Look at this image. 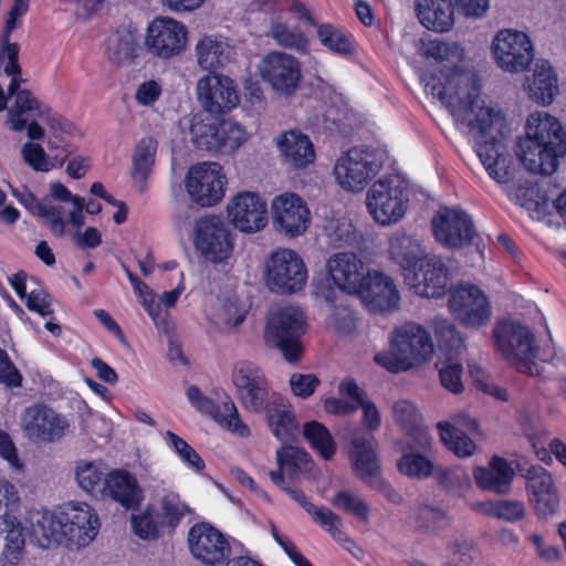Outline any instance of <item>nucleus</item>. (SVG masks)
<instances>
[{
    "mask_svg": "<svg viewBox=\"0 0 566 566\" xmlns=\"http://www.w3.org/2000/svg\"><path fill=\"white\" fill-rule=\"evenodd\" d=\"M556 356L553 339L543 313L536 307L533 310V359L543 363L552 361Z\"/></svg>",
    "mask_w": 566,
    "mask_h": 566,
    "instance_id": "c03bdc74",
    "label": "nucleus"
},
{
    "mask_svg": "<svg viewBox=\"0 0 566 566\" xmlns=\"http://www.w3.org/2000/svg\"><path fill=\"white\" fill-rule=\"evenodd\" d=\"M436 239L449 248H463L478 235L472 218L460 208H440L432 219Z\"/></svg>",
    "mask_w": 566,
    "mask_h": 566,
    "instance_id": "2eb2a0df",
    "label": "nucleus"
},
{
    "mask_svg": "<svg viewBox=\"0 0 566 566\" xmlns=\"http://www.w3.org/2000/svg\"><path fill=\"white\" fill-rule=\"evenodd\" d=\"M248 138L245 128L232 119L220 122L219 142L220 150L233 151Z\"/></svg>",
    "mask_w": 566,
    "mask_h": 566,
    "instance_id": "680f3d73",
    "label": "nucleus"
},
{
    "mask_svg": "<svg viewBox=\"0 0 566 566\" xmlns=\"http://www.w3.org/2000/svg\"><path fill=\"white\" fill-rule=\"evenodd\" d=\"M395 421L406 431V439H415L418 431H428L421 424V416L416 406L408 400H399L392 407Z\"/></svg>",
    "mask_w": 566,
    "mask_h": 566,
    "instance_id": "864d4df0",
    "label": "nucleus"
},
{
    "mask_svg": "<svg viewBox=\"0 0 566 566\" xmlns=\"http://www.w3.org/2000/svg\"><path fill=\"white\" fill-rule=\"evenodd\" d=\"M493 335L496 348L504 358L522 373L531 371V332L515 318L496 323Z\"/></svg>",
    "mask_w": 566,
    "mask_h": 566,
    "instance_id": "1a4fd4ad",
    "label": "nucleus"
},
{
    "mask_svg": "<svg viewBox=\"0 0 566 566\" xmlns=\"http://www.w3.org/2000/svg\"><path fill=\"white\" fill-rule=\"evenodd\" d=\"M306 328L305 316L296 306H282L270 313L265 327V342L280 349L290 361L300 359L303 347L301 337Z\"/></svg>",
    "mask_w": 566,
    "mask_h": 566,
    "instance_id": "7ed1b4c3",
    "label": "nucleus"
},
{
    "mask_svg": "<svg viewBox=\"0 0 566 566\" xmlns=\"http://www.w3.org/2000/svg\"><path fill=\"white\" fill-rule=\"evenodd\" d=\"M196 249L212 263H222L230 258L233 243L229 228L219 217L200 219L196 224Z\"/></svg>",
    "mask_w": 566,
    "mask_h": 566,
    "instance_id": "dca6fc26",
    "label": "nucleus"
},
{
    "mask_svg": "<svg viewBox=\"0 0 566 566\" xmlns=\"http://www.w3.org/2000/svg\"><path fill=\"white\" fill-rule=\"evenodd\" d=\"M102 493L118 502L126 510L137 509L144 499L137 480L125 471L111 472L104 479Z\"/></svg>",
    "mask_w": 566,
    "mask_h": 566,
    "instance_id": "72a5a7b5",
    "label": "nucleus"
},
{
    "mask_svg": "<svg viewBox=\"0 0 566 566\" xmlns=\"http://www.w3.org/2000/svg\"><path fill=\"white\" fill-rule=\"evenodd\" d=\"M260 74L279 94L289 96L297 88L301 81L300 62L284 52H270L260 65Z\"/></svg>",
    "mask_w": 566,
    "mask_h": 566,
    "instance_id": "6ab92c4d",
    "label": "nucleus"
},
{
    "mask_svg": "<svg viewBox=\"0 0 566 566\" xmlns=\"http://www.w3.org/2000/svg\"><path fill=\"white\" fill-rule=\"evenodd\" d=\"M448 305L454 317L467 327H480L491 318L488 296L471 283H461L451 289Z\"/></svg>",
    "mask_w": 566,
    "mask_h": 566,
    "instance_id": "9d476101",
    "label": "nucleus"
},
{
    "mask_svg": "<svg viewBox=\"0 0 566 566\" xmlns=\"http://www.w3.org/2000/svg\"><path fill=\"white\" fill-rule=\"evenodd\" d=\"M478 507L482 513L486 515L495 516L506 521H515L520 518L524 513L523 505L514 501H490L478 504Z\"/></svg>",
    "mask_w": 566,
    "mask_h": 566,
    "instance_id": "e2e57ef3",
    "label": "nucleus"
},
{
    "mask_svg": "<svg viewBox=\"0 0 566 566\" xmlns=\"http://www.w3.org/2000/svg\"><path fill=\"white\" fill-rule=\"evenodd\" d=\"M232 382L237 389V397L242 406L255 413L265 409L271 398L264 373L250 361L238 363L232 371Z\"/></svg>",
    "mask_w": 566,
    "mask_h": 566,
    "instance_id": "f8f14e48",
    "label": "nucleus"
},
{
    "mask_svg": "<svg viewBox=\"0 0 566 566\" xmlns=\"http://www.w3.org/2000/svg\"><path fill=\"white\" fill-rule=\"evenodd\" d=\"M331 503L335 507L354 515L358 520H361V521L368 520V515H369L368 505L358 495H355V494L346 492V491H340V492H337L333 496V499L331 500Z\"/></svg>",
    "mask_w": 566,
    "mask_h": 566,
    "instance_id": "0e129e2a",
    "label": "nucleus"
},
{
    "mask_svg": "<svg viewBox=\"0 0 566 566\" xmlns=\"http://www.w3.org/2000/svg\"><path fill=\"white\" fill-rule=\"evenodd\" d=\"M187 42L186 27L171 18H156L147 29L146 46L161 59L181 53Z\"/></svg>",
    "mask_w": 566,
    "mask_h": 566,
    "instance_id": "4be33fe9",
    "label": "nucleus"
},
{
    "mask_svg": "<svg viewBox=\"0 0 566 566\" xmlns=\"http://www.w3.org/2000/svg\"><path fill=\"white\" fill-rule=\"evenodd\" d=\"M457 356H448L447 360L442 364L439 375L441 385L453 394L463 391L462 373L463 367L461 363L455 359Z\"/></svg>",
    "mask_w": 566,
    "mask_h": 566,
    "instance_id": "69168bd1",
    "label": "nucleus"
},
{
    "mask_svg": "<svg viewBox=\"0 0 566 566\" xmlns=\"http://www.w3.org/2000/svg\"><path fill=\"white\" fill-rule=\"evenodd\" d=\"M265 282L270 291L293 294L307 282V269L303 259L293 250L279 248L265 261Z\"/></svg>",
    "mask_w": 566,
    "mask_h": 566,
    "instance_id": "20e7f679",
    "label": "nucleus"
},
{
    "mask_svg": "<svg viewBox=\"0 0 566 566\" xmlns=\"http://www.w3.org/2000/svg\"><path fill=\"white\" fill-rule=\"evenodd\" d=\"M168 442L172 446L175 451L178 453L180 459L192 470L200 472L205 469V461L201 459L199 453L189 446L182 438L174 433L172 431L166 432Z\"/></svg>",
    "mask_w": 566,
    "mask_h": 566,
    "instance_id": "338daca9",
    "label": "nucleus"
},
{
    "mask_svg": "<svg viewBox=\"0 0 566 566\" xmlns=\"http://www.w3.org/2000/svg\"><path fill=\"white\" fill-rule=\"evenodd\" d=\"M357 294L373 313L391 312L398 308L400 296L391 277L381 272H369Z\"/></svg>",
    "mask_w": 566,
    "mask_h": 566,
    "instance_id": "a878e982",
    "label": "nucleus"
},
{
    "mask_svg": "<svg viewBox=\"0 0 566 566\" xmlns=\"http://www.w3.org/2000/svg\"><path fill=\"white\" fill-rule=\"evenodd\" d=\"M231 222L242 232H256L266 226V203L254 192H240L228 205Z\"/></svg>",
    "mask_w": 566,
    "mask_h": 566,
    "instance_id": "c85d7f7f",
    "label": "nucleus"
},
{
    "mask_svg": "<svg viewBox=\"0 0 566 566\" xmlns=\"http://www.w3.org/2000/svg\"><path fill=\"white\" fill-rule=\"evenodd\" d=\"M65 541L78 547L87 546L101 527L96 512L86 503L71 502L60 511Z\"/></svg>",
    "mask_w": 566,
    "mask_h": 566,
    "instance_id": "aec40b11",
    "label": "nucleus"
},
{
    "mask_svg": "<svg viewBox=\"0 0 566 566\" xmlns=\"http://www.w3.org/2000/svg\"><path fill=\"white\" fill-rule=\"evenodd\" d=\"M44 113L42 104L31 92L21 90L17 93L14 105L8 111V124L12 130L21 132L27 127L29 119L42 118Z\"/></svg>",
    "mask_w": 566,
    "mask_h": 566,
    "instance_id": "a19ab883",
    "label": "nucleus"
},
{
    "mask_svg": "<svg viewBox=\"0 0 566 566\" xmlns=\"http://www.w3.org/2000/svg\"><path fill=\"white\" fill-rule=\"evenodd\" d=\"M303 433L311 447L318 451L325 460H329L335 451L336 446L329 431L317 421H310L304 424Z\"/></svg>",
    "mask_w": 566,
    "mask_h": 566,
    "instance_id": "5fc2aeb1",
    "label": "nucleus"
},
{
    "mask_svg": "<svg viewBox=\"0 0 566 566\" xmlns=\"http://www.w3.org/2000/svg\"><path fill=\"white\" fill-rule=\"evenodd\" d=\"M158 514L151 506L145 511L133 514L130 517L132 528L134 534L144 541H154L160 536V525L163 524L157 520Z\"/></svg>",
    "mask_w": 566,
    "mask_h": 566,
    "instance_id": "13d9d810",
    "label": "nucleus"
},
{
    "mask_svg": "<svg viewBox=\"0 0 566 566\" xmlns=\"http://www.w3.org/2000/svg\"><path fill=\"white\" fill-rule=\"evenodd\" d=\"M269 35L281 46L297 52H305L307 49V40L304 34L297 28H291L286 23L272 22Z\"/></svg>",
    "mask_w": 566,
    "mask_h": 566,
    "instance_id": "4d7b16f0",
    "label": "nucleus"
},
{
    "mask_svg": "<svg viewBox=\"0 0 566 566\" xmlns=\"http://www.w3.org/2000/svg\"><path fill=\"white\" fill-rule=\"evenodd\" d=\"M388 253L390 260L399 266L405 281L415 280V270L426 258L420 241L403 232H396L390 237Z\"/></svg>",
    "mask_w": 566,
    "mask_h": 566,
    "instance_id": "2f4dec72",
    "label": "nucleus"
},
{
    "mask_svg": "<svg viewBox=\"0 0 566 566\" xmlns=\"http://www.w3.org/2000/svg\"><path fill=\"white\" fill-rule=\"evenodd\" d=\"M533 144L539 147L538 172L551 176L559 165V158L566 154V132L558 119L547 112L533 113Z\"/></svg>",
    "mask_w": 566,
    "mask_h": 566,
    "instance_id": "423d86ee",
    "label": "nucleus"
},
{
    "mask_svg": "<svg viewBox=\"0 0 566 566\" xmlns=\"http://www.w3.org/2000/svg\"><path fill=\"white\" fill-rule=\"evenodd\" d=\"M492 52L499 67L506 72H522L531 64V40L517 30H500L492 41Z\"/></svg>",
    "mask_w": 566,
    "mask_h": 566,
    "instance_id": "4468645a",
    "label": "nucleus"
},
{
    "mask_svg": "<svg viewBox=\"0 0 566 566\" xmlns=\"http://www.w3.org/2000/svg\"><path fill=\"white\" fill-rule=\"evenodd\" d=\"M161 523L175 528L184 516L191 513L188 504L180 500L179 494L169 492L165 494L159 502Z\"/></svg>",
    "mask_w": 566,
    "mask_h": 566,
    "instance_id": "bf43d9fd",
    "label": "nucleus"
},
{
    "mask_svg": "<svg viewBox=\"0 0 566 566\" xmlns=\"http://www.w3.org/2000/svg\"><path fill=\"white\" fill-rule=\"evenodd\" d=\"M326 271L332 282L343 292L355 294L370 272L355 253H335L326 262Z\"/></svg>",
    "mask_w": 566,
    "mask_h": 566,
    "instance_id": "bb28decb",
    "label": "nucleus"
},
{
    "mask_svg": "<svg viewBox=\"0 0 566 566\" xmlns=\"http://www.w3.org/2000/svg\"><path fill=\"white\" fill-rule=\"evenodd\" d=\"M277 147L284 161L294 168H305L315 159L314 146L307 135L290 130L282 134Z\"/></svg>",
    "mask_w": 566,
    "mask_h": 566,
    "instance_id": "4c0bfd02",
    "label": "nucleus"
},
{
    "mask_svg": "<svg viewBox=\"0 0 566 566\" xmlns=\"http://www.w3.org/2000/svg\"><path fill=\"white\" fill-rule=\"evenodd\" d=\"M266 420L273 434L282 442L293 441L298 423L287 399L273 394L265 403Z\"/></svg>",
    "mask_w": 566,
    "mask_h": 566,
    "instance_id": "473e14b6",
    "label": "nucleus"
},
{
    "mask_svg": "<svg viewBox=\"0 0 566 566\" xmlns=\"http://www.w3.org/2000/svg\"><path fill=\"white\" fill-rule=\"evenodd\" d=\"M157 140L150 136L142 138L135 147L132 176L136 181L145 182L155 163Z\"/></svg>",
    "mask_w": 566,
    "mask_h": 566,
    "instance_id": "de8ad7c7",
    "label": "nucleus"
},
{
    "mask_svg": "<svg viewBox=\"0 0 566 566\" xmlns=\"http://www.w3.org/2000/svg\"><path fill=\"white\" fill-rule=\"evenodd\" d=\"M419 52L427 59H432L437 62H451L460 60L461 52L459 45L440 40L422 42Z\"/></svg>",
    "mask_w": 566,
    "mask_h": 566,
    "instance_id": "052dcab7",
    "label": "nucleus"
},
{
    "mask_svg": "<svg viewBox=\"0 0 566 566\" xmlns=\"http://www.w3.org/2000/svg\"><path fill=\"white\" fill-rule=\"evenodd\" d=\"M338 392L340 396H347L357 402L358 408L363 409V423L369 431H377L381 426V417L376 405L367 398L366 391L357 382L347 378L339 382Z\"/></svg>",
    "mask_w": 566,
    "mask_h": 566,
    "instance_id": "79ce46f5",
    "label": "nucleus"
},
{
    "mask_svg": "<svg viewBox=\"0 0 566 566\" xmlns=\"http://www.w3.org/2000/svg\"><path fill=\"white\" fill-rule=\"evenodd\" d=\"M416 12L428 30L442 33L453 27L454 8L451 0H417Z\"/></svg>",
    "mask_w": 566,
    "mask_h": 566,
    "instance_id": "e433bc0d",
    "label": "nucleus"
},
{
    "mask_svg": "<svg viewBox=\"0 0 566 566\" xmlns=\"http://www.w3.org/2000/svg\"><path fill=\"white\" fill-rule=\"evenodd\" d=\"M437 428L443 444L457 457L469 458L475 453L476 444L467 432H460L449 424H437Z\"/></svg>",
    "mask_w": 566,
    "mask_h": 566,
    "instance_id": "8fccbe9b",
    "label": "nucleus"
},
{
    "mask_svg": "<svg viewBox=\"0 0 566 566\" xmlns=\"http://www.w3.org/2000/svg\"><path fill=\"white\" fill-rule=\"evenodd\" d=\"M557 185H552L551 176L542 175L541 180H533V203L536 219L552 226L555 209L559 217L566 219V189L557 195Z\"/></svg>",
    "mask_w": 566,
    "mask_h": 566,
    "instance_id": "7c9ffc66",
    "label": "nucleus"
},
{
    "mask_svg": "<svg viewBox=\"0 0 566 566\" xmlns=\"http://www.w3.org/2000/svg\"><path fill=\"white\" fill-rule=\"evenodd\" d=\"M473 476L480 489L505 494L510 491L514 470L505 459L494 455L488 467L474 468Z\"/></svg>",
    "mask_w": 566,
    "mask_h": 566,
    "instance_id": "f704fd0d",
    "label": "nucleus"
},
{
    "mask_svg": "<svg viewBox=\"0 0 566 566\" xmlns=\"http://www.w3.org/2000/svg\"><path fill=\"white\" fill-rule=\"evenodd\" d=\"M196 94L201 107L214 115L227 113L239 104L233 80L216 72H210L198 80Z\"/></svg>",
    "mask_w": 566,
    "mask_h": 566,
    "instance_id": "f3484780",
    "label": "nucleus"
},
{
    "mask_svg": "<svg viewBox=\"0 0 566 566\" xmlns=\"http://www.w3.org/2000/svg\"><path fill=\"white\" fill-rule=\"evenodd\" d=\"M560 497L552 475L542 467L533 465V512L542 522L556 517Z\"/></svg>",
    "mask_w": 566,
    "mask_h": 566,
    "instance_id": "c756f323",
    "label": "nucleus"
},
{
    "mask_svg": "<svg viewBox=\"0 0 566 566\" xmlns=\"http://www.w3.org/2000/svg\"><path fill=\"white\" fill-rule=\"evenodd\" d=\"M64 202H60L54 199H41L35 200L31 210L34 214L45 219V223L49 226L52 233L59 238L65 234V220L64 216L66 211Z\"/></svg>",
    "mask_w": 566,
    "mask_h": 566,
    "instance_id": "49530a36",
    "label": "nucleus"
},
{
    "mask_svg": "<svg viewBox=\"0 0 566 566\" xmlns=\"http://www.w3.org/2000/svg\"><path fill=\"white\" fill-rule=\"evenodd\" d=\"M232 54V46L224 39L214 35H206L196 44L197 63L203 70L224 66Z\"/></svg>",
    "mask_w": 566,
    "mask_h": 566,
    "instance_id": "ea45409f",
    "label": "nucleus"
},
{
    "mask_svg": "<svg viewBox=\"0 0 566 566\" xmlns=\"http://www.w3.org/2000/svg\"><path fill=\"white\" fill-rule=\"evenodd\" d=\"M0 538L4 541V549L10 554H14L23 547L22 527L15 516L1 524Z\"/></svg>",
    "mask_w": 566,
    "mask_h": 566,
    "instance_id": "774afa93",
    "label": "nucleus"
},
{
    "mask_svg": "<svg viewBox=\"0 0 566 566\" xmlns=\"http://www.w3.org/2000/svg\"><path fill=\"white\" fill-rule=\"evenodd\" d=\"M451 280L450 269L444 260L437 255L426 256L419 271L415 270V280L406 283L417 295L438 298L443 296Z\"/></svg>",
    "mask_w": 566,
    "mask_h": 566,
    "instance_id": "393cba45",
    "label": "nucleus"
},
{
    "mask_svg": "<svg viewBox=\"0 0 566 566\" xmlns=\"http://www.w3.org/2000/svg\"><path fill=\"white\" fill-rule=\"evenodd\" d=\"M139 46L134 33L126 29L117 30L107 38L106 55L115 65H125L137 56Z\"/></svg>",
    "mask_w": 566,
    "mask_h": 566,
    "instance_id": "37998d69",
    "label": "nucleus"
},
{
    "mask_svg": "<svg viewBox=\"0 0 566 566\" xmlns=\"http://www.w3.org/2000/svg\"><path fill=\"white\" fill-rule=\"evenodd\" d=\"M432 326L440 348L448 356H458L464 348V342L455 325L446 317L437 316L432 319Z\"/></svg>",
    "mask_w": 566,
    "mask_h": 566,
    "instance_id": "09e8293b",
    "label": "nucleus"
},
{
    "mask_svg": "<svg viewBox=\"0 0 566 566\" xmlns=\"http://www.w3.org/2000/svg\"><path fill=\"white\" fill-rule=\"evenodd\" d=\"M377 448L378 444L373 434L356 432L352 438L350 450L354 467L364 482L381 492L389 502L400 504L401 494L378 474Z\"/></svg>",
    "mask_w": 566,
    "mask_h": 566,
    "instance_id": "0eeeda50",
    "label": "nucleus"
},
{
    "mask_svg": "<svg viewBox=\"0 0 566 566\" xmlns=\"http://www.w3.org/2000/svg\"><path fill=\"white\" fill-rule=\"evenodd\" d=\"M188 545L192 556L208 566L222 564L231 553L224 535L208 523H198L190 527Z\"/></svg>",
    "mask_w": 566,
    "mask_h": 566,
    "instance_id": "a211bd4d",
    "label": "nucleus"
},
{
    "mask_svg": "<svg viewBox=\"0 0 566 566\" xmlns=\"http://www.w3.org/2000/svg\"><path fill=\"white\" fill-rule=\"evenodd\" d=\"M433 350L429 332L417 323L407 322L394 329L390 350L375 355V361L390 373L406 371L430 359Z\"/></svg>",
    "mask_w": 566,
    "mask_h": 566,
    "instance_id": "f03ea898",
    "label": "nucleus"
},
{
    "mask_svg": "<svg viewBox=\"0 0 566 566\" xmlns=\"http://www.w3.org/2000/svg\"><path fill=\"white\" fill-rule=\"evenodd\" d=\"M432 96L438 97L447 107L459 128H467L474 138L481 139L476 145V155L489 176L497 182H509L514 178L511 167L504 166L500 144L506 134L505 118L501 112L484 105L481 99V84L476 74L452 67L440 76L421 78Z\"/></svg>",
    "mask_w": 566,
    "mask_h": 566,
    "instance_id": "f257e3e1",
    "label": "nucleus"
},
{
    "mask_svg": "<svg viewBox=\"0 0 566 566\" xmlns=\"http://www.w3.org/2000/svg\"><path fill=\"white\" fill-rule=\"evenodd\" d=\"M43 199H54L60 202H70L72 209L69 210L70 223L75 228H81L84 224V200L71 193V191L61 182H52L50 185V196Z\"/></svg>",
    "mask_w": 566,
    "mask_h": 566,
    "instance_id": "6e6d98bb",
    "label": "nucleus"
},
{
    "mask_svg": "<svg viewBox=\"0 0 566 566\" xmlns=\"http://www.w3.org/2000/svg\"><path fill=\"white\" fill-rule=\"evenodd\" d=\"M187 397L199 412L211 417L216 422L241 437L249 436V428L241 422L238 409L228 395H224L221 405L217 406L210 398L203 396L197 386H190L187 389Z\"/></svg>",
    "mask_w": 566,
    "mask_h": 566,
    "instance_id": "cd10ccee",
    "label": "nucleus"
},
{
    "mask_svg": "<svg viewBox=\"0 0 566 566\" xmlns=\"http://www.w3.org/2000/svg\"><path fill=\"white\" fill-rule=\"evenodd\" d=\"M227 184L222 167L217 163H201L189 168L186 189L190 199L201 207L218 203Z\"/></svg>",
    "mask_w": 566,
    "mask_h": 566,
    "instance_id": "9b49d317",
    "label": "nucleus"
},
{
    "mask_svg": "<svg viewBox=\"0 0 566 566\" xmlns=\"http://www.w3.org/2000/svg\"><path fill=\"white\" fill-rule=\"evenodd\" d=\"M524 130V134L516 138L513 147L514 155L521 167L517 169L511 168V175L514 174V178L509 180L513 184L506 189V193L512 202L530 211L531 160L527 159V154L531 151V115L525 119Z\"/></svg>",
    "mask_w": 566,
    "mask_h": 566,
    "instance_id": "b1692460",
    "label": "nucleus"
},
{
    "mask_svg": "<svg viewBox=\"0 0 566 566\" xmlns=\"http://www.w3.org/2000/svg\"><path fill=\"white\" fill-rule=\"evenodd\" d=\"M29 536L31 543L41 548L48 549L60 545L65 541L60 512L43 511L32 514Z\"/></svg>",
    "mask_w": 566,
    "mask_h": 566,
    "instance_id": "c9c22d12",
    "label": "nucleus"
},
{
    "mask_svg": "<svg viewBox=\"0 0 566 566\" xmlns=\"http://www.w3.org/2000/svg\"><path fill=\"white\" fill-rule=\"evenodd\" d=\"M401 451L397 464L400 473L419 480L434 474L438 465L432 459V438L429 431H418L415 439L403 440Z\"/></svg>",
    "mask_w": 566,
    "mask_h": 566,
    "instance_id": "412c9836",
    "label": "nucleus"
},
{
    "mask_svg": "<svg viewBox=\"0 0 566 566\" xmlns=\"http://www.w3.org/2000/svg\"><path fill=\"white\" fill-rule=\"evenodd\" d=\"M310 210L295 193H283L272 200V220L281 233L295 238L303 234L310 224Z\"/></svg>",
    "mask_w": 566,
    "mask_h": 566,
    "instance_id": "5701e85b",
    "label": "nucleus"
},
{
    "mask_svg": "<svg viewBox=\"0 0 566 566\" xmlns=\"http://www.w3.org/2000/svg\"><path fill=\"white\" fill-rule=\"evenodd\" d=\"M558 95V75L549 61L533 57V102L548 106Z\"/></svg>",
    "mask_w": 566,
    "mask_h": 566,
    "instance_id": "58836bf2",
    "label": "nucleus"
},
{
    "mask_svg": "<svg viewBox=\"0 0 566 566\" xmlns=\"http://www.w3.org/2000/svg\"><path fill=\"white\" fill-rule=\"evenodd\" d=\"M220 123L218 125L202 119H193L190 125V139L196 148L208 151H219Z\"/></svg>",
    "mask_w": 566,
    "mask_h": 566,
    "instance_id": "603ef678",
    "label": "nucleus"
},
{
    "mask_svg": "<svg viewBox=\"0 0 566 566\" xmlns=\"http://www.w3.org/2000/svg\"><path fill=\"white\" fill-rule=\"evenodd\" d=\"M317 36L321 43L335 54L350 56L356 51L354 36L333 24H321L317 29Z\"/></svg>",
    "mask_w": 566,
    "mask_h": 566,
    "instance_id": "a18cd8bd",
    "label": "nucleus"
},
{
    "mask_svg": "<svg viewBox=\"0 0 566 566\" xmlns=\"http://www.w3.org/2000/svg\"><path fill=\"white\" fill-rule=\"evenodd\" d=\"M277 465L290 478L311 469V459L306 451L294 446H283L276 451Z\"/></svg>",
    "mask_w": 566,
    "mask_h": 566,
    "instance_id": "3c124183",
    "label": "nucleus"
},
{
    "mask_svg": "<svg viewBox=\"0 0 566 566\" xmlns=\"http://www.w3.org/2000/svg\"><path fill=\"white\" fill-rule=\"evenodd\" d=\"M381 166V156L376 150L354 147L336 160L334 175L343 189L356 192L367 186Z\"/></svg>",
    "mask_w": 566,
    "mask_h": 566,
    "instance_id": "39448f33",
    "label": "nucleus"
},
{
    "mask_svg": "<svg viewBox=\"0 0 566 566\" xmlns=\"http://www.w3.org/2000/svg\"><path fill=\"white\" fill-rule=\"evenodd\" d=\"M407 201L401 182L394 177L375 181L366 197L369 213L381 226L400 220L406 213Z\"/></svg>",
    "mask_w": 566,
    "mask_h": 566,
    "instance_id": "6e6552de",
    "label": "nucleus"
},
{
    "mask_svg": "<svg viewBox=\"0 0 566 566\" xmlns=\"http://www.w3.org/2000/svg\"><path fill=\"white\" fill-rule=\"evenodd\" d=\"M21 423L30 440L43 443L60 441L70 429V422L63 415L41 403L28 407Z\"/></svg>",
    "mask_w": 566,
    "mask_h": 566,
    "instance_id": "ddd939ff",
    "label": "nucleus"
}]
</instances>
